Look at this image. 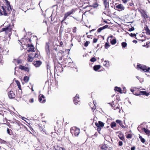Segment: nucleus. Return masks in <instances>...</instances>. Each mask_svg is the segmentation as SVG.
<instances>
[{"mask_svg":"<svg viewBox=\"0 0 150 150\" xmlns=\"http://www.w3.org/2000/svg\"><path fill=\"white\" fill-rule=\"evenodd\" d=\"M12 29V26L10 25L6 28H3L2 30V31H5L6 34H8V36L9 37H10L11 34V31Z\"/></svg>","mask_w":150,"mask_h":150,"instance_id":"1","label":"nucleus"},{"mask_svg":"<svg viewBox=\"0 0 150 150\" xmlns=\"http://www.w3.org/2000/svg\"><path fill=\"white\" fill-rule=\"evenodd\" d=\"M71 132L72 134H74L76 136H78L80 132L79 129L76 127H74L71 129Z\"/></svg>","mask_w":150,"mask_h":150,"instance_id":"2","label":"nucleus"},{"mask_svg":"<svg viewBox=\"0 0 150 150\" xmlns=\"http://www.w3.org/2000/svg\"><path fill=\"white\" fill-rule=\"evenodd\" d=\"M137 67L138 68H139L145 72L149 71L150 70V67H147L144 65H137Z\"/></svg>","mask_w":150,"mask_h":150,"instance_id":"3","label":"nucleus"},{"mask_svg":"<svg viewBox=\"0 0 150 150\" xmlns=\"http://www.w3.org/2000/svg\"><path fill=\"white\" fill-rule=\"evenodd\" d=\"M96 125L98 127L97 130L98 132H99L102 128L104 126V124L103 122L99 121L98 123H96Z\"/></svg>","mask_w":150,"mask_h":150,"instance_id":"4","label":"nucleus"},{"mask_svg":"<svg viewBox=\"0 0 150 150\" xmlns=\"http://www.w3.org/2000/svg\"><path fill=\"white\" fill-rule=\"evenodd\" d=\"M75 12V10L74 9L71 10L70 11H68L65 13L64 14L63 20L62 21V22L65 20L67 18L70 16L71 15L73 14Z\"/></svg>","mask_w":150,"mask_h":150,"instance_id":"5","label":"nucleus"},{"mask_svg":"<svg viewBox=\"0 0 150 150\" xmlns=\"http://www.w3.org/2000/svg\"><path fill=\"white\" fill-rule=\"evenodd\" d=\"M1 9H0V15H4L6 16L8 13V11L6 10V8L4 6H1Z\"/></svg>","mask_w":150,"mask_h":150,"instance_id":"6","label":"nucleus"},{"mask_svg":"<svg viewBox=\"0 0 150 150\" xmlns=\"http://www.w3.org/2000/svg\"><path fill=\"white\" fill-rule=\"evenodd\" d=\"M39 102L42 103H44L46 101L45 97L43 95H40L39 96Z\"/></svg>","mask_w":150,"mask_h":150,"instance_id":"7","label":"nucleus"},{"mask_svg":"<svg viewBox=\"0 0 150 150\" xmlns=\"http://www.w3.org/2000/svg\"><path fill=\"white\" fill-rule=\"evenodd\" d=\"M115 8L119 11L123 10L125 8V7L122 4H119L116 5Z\"/></svg>","mask_w":150,"mask_h":150,"instance_id":"8","label":"nucleus"},{"mask_svg":"<svg viewBox=\"0 0 150 150\" xmlns=\"http://www.w3.org/2000/svg\"><path fill=\"white\" fill-rule=\"evenodd\" d=\"M14 128L15 129L18 131L19 130L20 128V125L19 122H16L14 124Z\"/></svg>","mask_w":150,"mask_h":150,"instance_id":"9","label":"nucleus"},{"mask_svg":"<svg viewBox=\"0 0 150 150\" xmlns=\"http://www.w3.org/2000/svg\"><path fill=\"white\" fill-rule=\"evenodd\" d=\"M149 94L148 93H147L145 91H141L139 92V93H136L135 94V95L137 96H139L141 95H145L146 96H148L149 95Z\"/></svg>","mask_w":150,"mask_h":150,"instance_id":"10","label":"nucleus"},{"mask_svg":"<svg viewBox=\"0 0 150 150\" xmlns=\"http://www.w3.org/2000/svg\"><path fill=\"white\" fill-rule=\"evenodd\" d=\"M79 99V95H78V94H76L74 99V103L76 105H77L78 104V103L80 102Z\"/></svg>","mask_w":150,"mask_h":150,"instance_id":"11","label":"nucleus"},{"mask_svg":"<svg viewBox=\"0 0 150 150\" xmlns=\"http://www.w3.org/2000/svg\"><path fill=\"white\" fill-rule=\"evenodd\" d=\"M49 43H46L45 45V50L47 54L49 55L50 53V50L49 48Z\"/></svg>","mask_w":150,"mask_h":150,"instance_id":"12","label":"nucleus"},{"mask_svg":"<svg viewBox=\"0 0 150 150\" xmlns=\"http://www.w3.org/2000/svg\"><path fill=\"white\" fill-rule=\"evenodd\" d=\"M28 47H29L27 51L28 52H35V51L34 50V47L33 45H30L29 44H28Z\"/></svg>","mask_w":150,"mask_h":150,"instance_id":"13","label":"nucleus"},{"mask_svg":"<svg viewBox=\"0 0 150 150\" xmlns=\"http://www.w3.org/2000/svg\"><path fill=\"white\" fill-rule=\"evenodd\" d=\"M8 96L10 98H14L15 96V93L12 91H10L8 92Z\"/></svg>","mask_w":150,"mask_h":150,"instance_id":"14","label":"nucleus"},{"mask_svg":"<svg viewBox=\"0 0 150 150\" xmlns=\"http://www.w3.org/2000/svg\"><path fill=\"white\" fill-rule=\"evenodd\" d=\"M104 5L105 8H108L109 7V0H103Z\"/></svg>","mask_w":150,"mask_h":150,"instance_id":"15","label":"nucleus"},{"mask_svg":"<svg viewBox=\"0 0 150 150\" xmlns=\"http://www.w3.org/2000/svg\"><path fill=\"white\" fill-rule=\"evenodd\" d=\"M41 64V62L40 61H37L34 62V65L36 67H39Z\"/></svg>","mask_w":150,"mask_h":150,"instance_id":"16","label":"nucleus"},{"mask_svg":"<svg viewBox=\"0 0 150 150\" xmlns=\"http://www.w3.org/2000/svg\"><path fill=\"white\" fill-rule=\"evenodd\" d=\"M33 55L32 54L28 55V62H32L33 60V58L32 56Z\"/></svg>","mask_w":150,"mask_h":150,"instance_id":"17","label":"nucleus"},{"mask_svg":"<svg viewBox=\"0 0 150 150\" xmlns=\"http://www.w3.org/2000/svg\"><path fill=\"white\" fill-rule=\"evenodd\" d=\"M93 105H94V106L92 108V107L91 105V104H92V103H89V105H90V106H91V107L92 110H95L96 108V100H94L93 101Z\"/></svg>","mask_w":150,"mask_h":150,"instance_id":"18","label":"nucleus"},{"mask_svg":"<svg viewBox=\"0 0 150 150\" xmlns=\"http://www.w3.org/2000/svg\"><path fill=\"white\" fill-rule=\"evenodd\" d=\"M6 1V5L8 7L7 8L6 7V9H7V11H8L9 12L10 11V9L9 8V7L10 8V9H11V7H10V2H8L7 0V1Z\"/></svg>","mask_w":150,"mask_h":150,"instance_id":"19","label":"nucleus"},{"mask_svg":"<svg viewBox=\"0 0 150 150\" xmlns=\"http://www.w3.org/2000/svg\"><path fill=\"white\" fill-rule=\"evenodd\" d=\"M143 131H144L145 133L147 135H149L150 131L147 129H146L145 128H143L142 129Z\"/></svg>","mask_w":150,"mask_h":150,"instance_id":"20","label":"nucleus"},{"mask_svg":"<svg viewBox=\"0 0 150 150\" xmlns=\"http://www.w3.org/2000/svg\"><path fill=\"white\" fill-rule=\"evenodd\" d=\"M100 68V65H95L93 67L94 70L95 71H97L98 69H99Z\"/></svg>","mask_w":150,"mask_h":150,"instance_id":"21","label":"nucleus"},{"mask_svg":"<svg viewBox=\"0 0 150 150\" xmlns=\"http://www.w3.org/2000/svg\"><path fill=\"white\" fill-rule=\"evenodd\" d=\"M145 30L147 35H150V30L149 29L147 26H146V28H145Z\"/></svg>","mask_w":150,"mask_h":150,"instance_id":"22","label":"nucleus"},{"mask_svg":"<svg viewBox=\"0 0 150 150\" xmlns=\"http://www.w3.org/2000/svg\"><path fill=\"white\" fill-rule=\"evenodd\" d=\"M108 148V145H106L104 144L103 145H102L101 147V149L103 150H107Z\"/></svg>","mask_w":150,"mask_h":150,"instance_id":"23","label":"nucleus"},{"mask_svg":"<svg viewBox=\"0 0 150 150\" xmlns=\"http://www.w3.org/2000/svg\"><path fill=\"white\" fill-rule=\"evenodd\" d=\"M103 65L106 67L109 66V62L105 60L103 63Z\"/></svg>","mask_w":150,"mask_h":150,"instance_id":"24","label":"nucleus"},{"mask_svg":"<svg viewBox=\"0 0 150 150\" xmlns=\"http://www.w3.org/2000/svg\"><path fill=\"white\" fill-rule=\"evenodd\" d=\"M115 90L118 91L120 93H121L122 90L120 88L115 87Z\"/></svg>","mask_w":150,"mask_h":150,"instance_id":"25","label":"nucleus"},{"mask_svg":"<svg viewBox=\"0 0 150 150\" xmlns=\"http://www.w3.org/2000/svg\"><path fill=\"white\" fill-rule=\"evenodd\" d=\"M139 137L142 143H144L145 141V139L144 138H143L141 136H140L139 134Z\"/></svg>","mask_w":150,"mask_h":150,"instance_id":"26","label":"nucleus"},{"mask_svg":"<svg viewBox=\"0 0 150 150\" xmlns=\"http://www.w3.org/2000/svg\"><path fill=\"white\" fill-rule=\"evenodd\" d=\"M29 80V77L27 76H25L24 78V81L26 82L27 83L28 82Z\"/></svg>","mask_w":150,"mask_h":150,"instance_id":"27","label":"nucleus"},{"mask_svg":"<svg viewBox=\"0 0 150 150\" xmlns=\"http://www.w3.org/2000/svg\"><path fill=\"white\" fill-rule=\"evenodd\" d=\"M116 125V124L115 122H112L110 124L111 127L112 128L115 127Z\"/></svg>","mask_w":150,"mask_h":150,"instance_id":"28","label":"nucleus"},{"mask_svg":"<svg viewBox=\"0 0 150 150\" xmlns=\"http://www.w3.org/2000/svg\"><path fill=\"white\" fill-rule=\"evenodd\" d=\"M117 42L116 39H113L111 41V43L112 45H114L115 43H116Z\"/></svg>","mask_w":150,"mask_h":150,"instance_id":"29","label":"nucleus"},{"mask_svg":"<svg viewBox=\"0 0 150 150\" xmlns=\"http://www.w3.org/2000/svg\"><path fill=\"white\" fill-rule=\"evenodd\" d=\"M122 45L123 47L125 48L127 46V44L126 42H124L122 43Z\"/></svg>","mask_w":150,"mask_h":150,"instance_id":"30","label":"nucleus"},{"mask_svg":"<svg viewBox=\"0 0 150 150\" xmlns=\"http://www.w3.org/2000/svg\"><path fill=\"white\" fill-rule=\"evenodd\" d=\"M16 82L17 84V85L18 87V88L20 89L21 87L20 82L18 81H16Z\"/></svg>","mask_w":150,"mask_h":150,"instance_id":"31","label":"nucleus"},{"mask_svg":"<svg viewBox=\"0 0 150 150\" xmlns=\"http://www.w3.org/2000/svg\"><path fill=\"white\" fill-rule=\"evenodd\" d=\"M103 29V27H101L98 29L97 30V31L98 32L100 33L101 32V31Z\"/></svg>","mask_w":150,"mask_h":150,"instance_id":"32","label":"nucleus"},{"mask_svg":"<svg viewBox=\"0 0 150 150\" xmlns=\"http://www.w3.org/2000/svg\"><path fill=\"white\" fill-rule=\"evenodd\" d=\"M96 59L94 57L92 58L91 59L90 61L91 62H94L96 61Z\"/></svg>","mask_w":150,"mask_h":150,"instance_id":"33","label":"nucleus"},{"mask_svg":"<svg viewBox=\"0 0 150 150\" xmlns=\"http://www.w3.org/2000/svg\"><path fill=\"white\" fill-rule=\"evenodd\" d=\"M109 44L107 43H106L105 44V48L106 49H107L108 47H109Z\"/></svg>","mask_w":150,"mask_h":150,"instance_id":"34","label":"nucleus"},{"mask_svg":"<svg viewBox=\"0 0 150 150\" xmlns=\"http://www.w3.org/2000/svg\"><path fill=\"white\" fill-rule=\"evenodd\" d=\"M132 137V135L130 134H129L127 136V138H131Z\"/></svg>","mask_w":150,"mask_h":150,"instance_id":"35","label":"nucleus"},{"mask_svg":"<svg viewBox=\"0 0 150 150\" xmlns=\"http://www.w3.org/2000/svg\"><path fill=\"white\" fill-rule=\"evenodd\" d=\"M119 125H120V126L122 127V128H123V129H125V127L124 125H123V124L122 123V122Z\"/></svg>","mask_w":150,"mask_h":150,"instance_id":"36","label":"nucleus"},{"mask_svg":"<svg viewBox=\"0 0 150 150\" xmlns=\"http://www.w3.org/2000/svg\"><path fill=\"white\" fill-rule=\"evenodd\" d=\"M116 122L117 123H118L119 124H120L122 122L121 120H116Z\"/></svg>","mask_w":150,"mask_h":150,"instance_id":"37","label":"nucleus"},{"mask_svg":"<svg viewBox=\"0 0 150 150\" xmlns=\"http://www.w3.org/2000/svg\"><path fill=\"white\" fill-rule=\"evenodd\" d=\"M130 35L132 37H135L136 36V35L135 34H133V33H131Z\"/></svg>","mask_w":150,"mask_h":150,"instance_id":"38","label":"nucleus"},{"mask_svg":"<svg viewBox=\"0 0 150 150\" xmlns=\"http://www.w3.org/2000/svg\"><path fill=\"white\" fill-rule=\"evenodd\" d=\"M76 27H74L73 28V33H76Z\"/></svg>","mask_w":150,"mask_h":150,"instance_id":"39","label":"nucleus"},{"mask_svg":"<svg viewBox=\"0 0 150 150\" xmlns=\"http://www.w3.org/2000/svg\"><path fill=\"white\" fill-rule=\"evenodd\" d=\"M17 62L18 64H19L21 63V61L20 60H15Z\"/></svg>","mask_w":150,"mask_h":150,"instance_id":"40","label":"nucleus"},{"mask_svg":"<svg viewBox=\"0 0 150 150\" xmlns=\"http://www.w3.org/2000/svg\"><path fill=\"white\" fill-rule=\"evenodd\" d=\"M89 43V42L88 41H86L85 43V47H87Z\"/></svg>","mask_w":150,"mask_h":150,"instance_id":"41","label":"nucleus"},{"mask_svg":"<svg viewBox=\"0 0 150 150\" xmlns=\"http://www.w3.org/2000/svg\"><path fill=\"white\" fill-rule=\"evenodd\" d=\"M25 67L23 66H21L20 67V68L22 70H25Z\"/></svg>","mask_w":150,"mask_h":150,"instance_id":"42","label":"nucleus"},{"mask_svg":"<svg viewBox=\"0 0 150 150\" xmlns=\"http://www.w3.org/2000/svg\"><path fill=\"white\" fill-rule=\"evenodd\" d=\"M29 102L30 103H33L34 102V99L33 98H31L29 100Z\"/></svg>","mask_w":150,"mask_h":150,"instance_id":"43","label":"nucleus"},{"mask_svg":"<svg viewBox=\"0 0 150 150\" xmlns=\"http://www.w3.org/2000/svg\"><path fill=\"white\" fill-rule=\"evenodd\" d=\"M134 27H132L131 28L129 29V30L130 31H131L134 30Z\"/></svg>","mask_w":150,"mask_h":150,"instance_id":"44","label":"nucleus"},{"mask_svg":"<svg viewBox=\"0 0 150 150\" xmlns=\"http://www.w3.org/2000/svg\"><path fill=\"white\" fill-rule=\"evenodd\" d=\"M38 56V53H36L34 57V58H37Z\"/></svg>","mask_w":150,"mask_h":150,"instance_id":"45","label":"nucleus"},{"mask_svg":"<svg viewBox=\"0 0 150 150\" xmlns=\"http://www.w3.org/2000/svg\"><path fill=\"white\" fill-rule=\"evenodd\" d=\"M97 41V39L96 38H94L93 40V42L94 43H96Z\"/></svg>","mask_w":150,"mask_h":150,"instance_id":"46","label":"nucleus"},{"mask_svg":"<svg viewBox=\"0 0 150 150\" xmlns=\"http://www.w3.org/2000/svg\"><path fill=\"white\" fill-rule=\"evenodd\" d=\"M122 142L121 141L119 142V145L120 146H121L122 145Z\"/></svg>","mask_w":150,"mask_h":150,"instance_id":"47","label":"nucleus"},{"mask_svg":"<svg viewBox=\"0 0 150 150\" xmlns=\"http://www.w3.org/2000/svg\"><path fill=\"white\" fill-rule=\"evenodd\" d=\"M128 1L129 0H122L123 2L125 4L127 3Z\"/></svg>","mask_w":150,"mask_h":150,"instance_id":"48","label":"nucleus"},{"mask_svg":"<svg viewBox=\"0 0 150 150\" xmlns=\"http://www.w3.org/2000/svg\"><path fill=\"white\" fill-rule=\"evenodd\" d=\"M59 150H65V149L63 147H59Z\"/></svg>","mask_w":150,"mask_h":150,"instance_id":"49","label":"nucleus"},{"mask_svg":"<svg viewBox=\"0 0 150 150\" xmlns=\"http://www.w3.org/2000/svg\"><path fill=\"white\" fill-rule=\"evenodd\" d=\"M108 26V25H105L103 27V29H105V28H107Z\"/></svg>","mask_w":150,"mask_h":150,"instance_id":"50","label":"nucleus"},{"mask_svg":"<svg viewBox=\"0 0 150 150\" xmlns=\"http://www.w3.org/2000/svg\"><path fill=\"white\" fill-rule=\"evenodd\" d=\"M122 140H123L124 139V137L123 136H122L119 137Z\"/></svg>","mask_w":150,"mask_h":150,"instance_id":"51","label":"nucleus"},{"mask_svg":"<svg viewBox=\"0 0 150 150\" xmlns=\"http://www.w3.org/2000/svg\"><path fill=\"white\" fill-rule=\"evenodd\" d=\"M1 143H3V144H5L6 143V142L3 140H1Z\"/></svg>","mask_w":150,"mask_h":150,"instance_id":"52","label":"nucleus"},{"mask_svg":"<svg viewBox=\"0 0 150 150\" xmlns=\"http://www.w3.org/2000/svg\"><path fill=\"white\" fill-rule=\"evenodd\" d=\"M135 147H133L131 148V150H135Z\"/></svg>","mask_w":150,"mask_h":150,"instance_id":"53","label":"nucleus"},{"mask_svg":"<svg viewBox=\"0 0 150 150\" xmlns=\"http://www.w3.org/2000/svg\"><path fill=\"white\" fill-rule=\"evenodd\" d=\"M7 132L8 134H9L10 133V131H9V129L8 128H7Z\"/></svg>","mask_w":150,"mask_h":150,"instance_id":"54","label":"nucleus"},{"mask_svg":"<svg viewBox=\"0 0 150 150\" xmlns=\"http://www.w3.org/2000/svg\"><path fill=\"white\" fill-rule=\"evenodd\" d=\"M133 42L135 43H137V41L136 40H134L133 41Z\"/></svg>","mask_w":150,"mask_h":150,"instance_id":"55","label":"nucleus"},{"mask_svg":"<svg viewBox=\"0 0 150 150\" xmlns=\"http://www.w3.org/2000/svg\"><path fill=\"white\" fill-rule=\"evenodd\" d=\"M25 71H28V69L27 68H26V67H25Z\"/></svg>","mask_w":150,"mask_h":150,"instance_id":"56","label":"nucleus"},{"mask_svg":"<svg viewBox=\"0 0 150 150\" xmlns=\"http://www.w3.org/2000/svg\"><path fill=\"white\" fill-rule=\"evenodd\" d=\"M133 3H129V6H132L133 5Z\"/></svg>","mask_w":150,"mask_h":150,"instance_id":"57","label":"nucleus"},{"mask_svg":"<svg viewBox=\"0 0 150 150\" xmlns=\"http://www.w3.org/2000/svg\"><path fill=\"white\" fill-rule=\"evenodd\" d=\"M57 68L59 69H62V68L60 67H57Z\"/></svg>","mask_w":150,"mask_h":150,"instance_id":"58","label":"nucleus"},{"mask_svg":"<svg viewBox=\"0 0 150 150\" xmlns=\"http://www.w3.org/2000/svg\"><path fill=\"white\" fill-rule=\"evenodd\" d=\"M130 90L132 92H133L134 91V90L133 89H131Z\"/></svg>","mask_w":150,"mask_h":150,"instance_id":"59","label":"nucleus"},{"mask_svg":"<svg viewBox=\"0 0 150 150\" xmlns=\"http://www.w3.org/2000/svg\"><path fill=\"white\" fill-rule=\"evenodd\" d=\"M118 109L119 110V112L120 113V109L119 108H118L117 107L116 108V109Z\"/></svg>","mask_w":150,"mask_h":150,"instance_id":"60","label":"nucleus"},{"mask_svg":"<svg viewBox=\"0 0 150 150\" xmlns=\"http://www.w3.org/2000/svg\"><path fill=\"white\" fill-rule=\"evenodd\" d=\"M94 30H95V29H93L91 30H90V32H91V31H93Z\"/></svg>","mask_w":150,"mask_h":150,"instance_id":"61","label":"nucleus"},{"mask_svg":"<svg viewBox=\"0 0 150 150\" xmlns=\"http://www.w3.org/2000/svg\"><path fill=\"white\" fill-rule=\"evenodd\" d=\"M77 150H83L82 149H77Z\"/></svg>","mask_w":150,"mask_h":150,"instance_id":"62","label":"nucleus"},{"mask_svg":"<svg viewBox=\"0 0 150 150\" xmlns=\"http://www.w3.org/2000/svg\"><path fill=\"white\" fill-rule=\"evenodd\" d=\"M90 36H91V35H88L87 36V37L88 38H90Z\"/></svg>","mask_w":150,"mask_h":150,"instance_id":"63","label":"nucleus"},{"mask_svg":"<svg viewBox=\"0 0 150 150\" xmlns=\"http://www.w3.org/2000/svg\"><path fill=\"white\" fill-rule=\"evenodd\" d=\"M136 78H137V79H139V77L138 76H136Z\"/></svg>","mask_w":150,"mask_h":150,"instance_id":"64","label":"nucleus"}]
</instances>
